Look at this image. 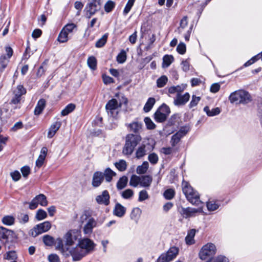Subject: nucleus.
<instances>
[{"mask_svg":"<svg viewBox=\"0 0 262 262\" xmlns=\"http://www.w3.org/2000/svg\"><path fill=\"white\" fill-rule=\"evenodd\" d=\"M141 140L142 137L139 134L130 133L126 135L125 137V144L122 148V154L127 157L132 155Z\"/></svg>","mask_w":262,"mask_h":262,"instance_id":"nucleus-1","label":"nucleus"},{"mask_svg":"<svg viewBox=\"0 0 262 262\" xmlns=\"http://www.w3.org/2000/svg\"><path fill=\"white\" fill-rule=\"evenodd\" d=\"M85 221L86 223L83 227V232L84 235L90 236L93 231V229L101 225L102 222L98 221L94 217L89 216V214L86 211L80 216V222L83 223Z\"/></svg>","mask_w":262,"mask_h":262,"instance_id":"nucleus-2","label":"nucleus"},{"mask_svg":"<svg viewBox=\"0 0 262 262\" xmlns=\"http://www.w3.org/2000/svg\"><path fill=\"white\" fill-rule=\"evenodd\" d=\"M182 190L189 202L193 205L199 206L202 204L198 193L187 182H183Z\"/></svg>","mask_w":262,"mask_h":262,"instance_id":"nucleus-3","label":"nucleus"},{"mask_svg":"<svg viewBox=\"0 0 262 262\" xmlns=\"http://www.w3.org/2000/svg\"><path fill=\"white\" fill-rule=\"evenodd\" d=\"M231 103L238 101L239 103L246 104L252 101L250 94L244 90H239L232 92L229 97Z\"/></svg>","mask_w":262,"mask_h":262,"instance_id":"nucleus-4","label":"nucleus"},{"mask_svg":"<svg viewBox=\"0 0 262 262\" xmlns=\"http://www.w3.org/2000/svg\"><path fill=\"white\" fill-rule=\"evenodd\" d=\"M216 247L212 243L204 245L199 252V257L202 260L211 259L216 252Z\"/></svg>","mask_w":262,"mask_h":262,"instance_id":"nucleus-5","label":"nucleus"},{"mask_svg":"<svg viewBox=\"0 0 262 262\" xmlns=\"http://www.w3.org/2000/svg\"><path fill=\"white\" fill-rule=\"evenodd\" d=\"M68 255H66L65 257L71 256L74 261H78L87 255L86 252L81 249V247L78 244L73 248L69 247L67 251Z\"/></svg>","mask_w":262,"mask_h":262,"instance_id":"nucleus-6","label":"nucleus"},{"mask_svg":"<svg viewBox=\"0 0 262 262\" xmlns=\"http://www.w3.org/2000/svg\"><path fill=\"white\" fill-rule=\"evenodd\" d=\"M51 227V223L49 221H46L36 225L33 229L29 231V234L32 237H36L39 234L49 231Z\"/></svg>","mask_w":262,"mask_h":262,"instance_id":"nucleus-7","label":"nucleus"},{"mask_svg":"<svg viewBox=\"0 0 262 262\" xmlns=\"http://www.w3.org/2000/svg\"><path fill=\"white\" fill-rule=\"evenodd\" d=\"M178 248L173 246L170 247L166 253H162L157 259V262H169L176 257L179 253Z\"/></svg>","mask_w":262,"mask_h":262,"instance_id":"nucleus-8","label":"nucleus"},{"mask_svg":"<svg viewBox=\"0 0 262 262\" xmlns=\"http://www.w3.org/2000/svg\"><path fill=\"white\" fill-rule=\"evenodd\" d=\"M101 4V0H92L91 2L88 3L85 8L86 17L88 18H90L92 15L100 9Z\"/></svg>","mask_w":262,"mask_h":262,"instance_id":"nucleus-9","label":"nucleus"},{"mask_svg":"<svg viewBox=\"0 0 262 262\" xmlns=\"http://www.w3.org/2000/svg\"><path fill=\"white\" fill-rule=\"evenodd\" d=\"M17 238L13 230L0 226V241L4 243L11 242Z\"/></svg>","mask_w":262,"mask_h":262,"instance_id":"nucleus-10","label":"nucleus"},{"mask_svg":"<svg viewBox=\"0 0 262 262\" xmlns=\"http://www.w3.org/2000/svg\"><path fill=\"white\" fill-rule=\"evenodd\" d=\"M121 106V103H118L116 99L113 98L108 101L105 105V108L109 116L115 117L118 114L117 110Z\"/></svg>","mask_w":262,"mask_h":262,"instance_id":"nucleus-11","label":"nucleus"},{"mask_svg":"<svg viewBox=\"0 0 262 262\" xmlns=\"http://www.w3.org/2000/svg\"><path fill=\"white\" fill-rule=\"evenodd\" d=\"M26 93V90L23 85L19 84L13 90V96L10 101V104H17L20 102L21 96Z\"/></svg>","mask_w":262,"mask_h":262,"instance_id":"nucleus-12","label":"nucleus"},{"mask_svg":"<svg viewBox=\"0 0 262 262\" xmlns=\"http://www.w3.org/2000/svg\"><path fill=\"white\" fill-rule=\"evenodd\" d=\"M80 235V231L78 230L69 231L64 236L67 246L70 247L71 246L73 245Z\"/></svg>","mask_w":262,"mask_h":262,"instance_id":"nucleus-13","label":"nucleus"},{"mask_svg":"<svg viewBox=\"0 0 262 262\" xmlns=\"http://www.w3.org/2000/svg\"><path fill=\"white\" fill-rule=\"evenodd\" d=\"M5 51L7 55L4 54L0 56V71L3 72L7 67L10 61V58L12 56L13 51L10 47H6Z\"/></svg>","mask_w":262,"mask_h":262,"instance_id":"nucleus-14","label":"nucleus"},{"mask_svg":"<svg viewBox=\"0 0 262 262\" xmlns=\"http://www.w3.org/2000/svg\"><path fill=\"white\" fill-rule=\"evenodd\" d=\"M78 244L87 254L93 251L96 246L94 242L89 238L80 239Z\"/></svg>","mask_w":262,"mask_h":262,"instance_id":"nucleus-15","label":"nucleus"},{"mask_svg":"<svg viewBox=\"0 0 262 262\" xmlns=\"http://www.w3.org/2000/svg\"><path fill=\"white\" fill-rule=\"evenodd\" d=\"M202 209L201 208H193L190 207L182 208L180 211V213L184 218H189L194 216L196 213L201 212Z\"/></svg>","mask_w":262,"mask_h":262,"instance_id":"nucleus-16","label":"nucleus"},{"mask_svg":"<svg viewBox=\"0 0 262 262\" xmlns=\"http://www.w3.org/2000/svg\"><path fill=\"white\" fill-rule=\"evenodd\" d=\"M189 99L190 95L188 92L185 93L183 95L178 93L174 99L173 103L178 106L184 105L189 101Z\"/></svg>","mask_w":262,"mask_h":262,"instance_id":"nucleus-17","label":"nucleus"},{"mask_svg":"<svg viewBox=\"0 0 262 262\" xmlns=\"http://www.w3.org/2000/svg\"><path fill=\"white\" fill-rule=\"evenodd\" d=\"M103 181L104 174H103V172L99 171H96L93 176L92 185L94 188H97L101 185Z\"/></svg>","mask_w":262,"mask_h":262,"instance_id":"nucleus-18","label":"nucleus"},{"mask_svg":"<svg viewBox=\"0 0 262 262\" xmlns=\"http://www.w3.org/2000/svg\"><path fill=\"white\" fill-rule=\"evenodd\" d=\"M110 196L107 190L102 191L101 194L97 195L96 198L97 203L100 205L107 206L110 204Z\"/></svg>","mask_w":262,"mask_h":262,"instance_id":"nucleus-19","label":"nucleus"},{"mask_svg":"<svg viewBox=\"0 0 262 262\" xmlns=\"http://www.w3.org/2000/svg\"><path fill=\"white\" fill-rule=\"evenodd\" d=\"M126 208L119 203L115 204L113 209V214L119 217H122L125 214Z\"/></svg>","mask_w":262,"mask_h":262,"instance_id":"nucleus-20","label":"nucleus"},{"mask_svg":"<svg viewBox=\"0 0 262 262\" xmlns=\"http://www.w3.org/2000/svg\"><path fill=\"white\" fill-rule=\"evenodd\" d=\"M54 243L56 249L59 250L63 255L65 256L66 255H68L67 251L69 247L67 246L66 243H65V245L63 244L62 239L61 238H57L56 240L55 241Z\"/></svg>","mask_w":262,"mask_h":262,"instance_id":"nucleus-21","label":"nucleus"},{"mask_svg":"<svg viewBox=\"0 0 262 262\" xmlns=\"http://www.w3.org/2000/svg\"><path fill=\"white\" fill-rule=\"evenodd\" d=\"M48 149L46 147L41 148L40 154L36 161V166L38 167H40L43 165L45 158L47 156Z\"/></svg>","mask_w":262,"mask_h":262,"instance_id":"nucleus-22","label":"nucleus"},{"mask_svg":"<svg viewBox=\"0 0 262 262\" xmlns=\"http://www.w3.org/2000/svg\"><path fill=\"white\" fill-rule=\"evenodd\" d=\"M61 125V123L60 121H56L52 124L49 129L48 137L52 138L60 127Z\"/></svg>","mask_w":262,"mask_h":262,"instance_id":"nucleus-23","label":"nucleus"},{"mask_svg":"<svg viewBox=\"0 0 262 262\" xmlns=\"http://www.w3.org/2000/svg\"><path fill=\"white\" fill-rule=\"evenodd\" d=\"M46 101L44 99L38 100L34 110V114L38 115L40 114L46 106Z\"/></svg>","mask_w":262,"mask_h":262,"instance_id":"nucleus-24","label":"nucleus"},{"mask_svg":"<svg viewBox=\"0 0 262 262\" xmlns=\"http://www.w3.org/2000/svg\"><path fill=\"white\" fill-rule=\"evenodd\" d=\"M140 186L143 187H149L152 181V178L149 175L140 177Z\"/></svg>","mask_w":262,"mask_h":262,"instance_id":"nucleus-25","label":"nucleus"},{"mask_svg":"<svg viewBox=\"0 0 262 262\" xmlns=\"http://www.w3.org/2000/svg\"><path fill=\"white\" fill-rule=\"evenodd\" d=\"M142 124L141 122H133L128 125L129 130L131 132L135 133L134 134H139V133L142 129Z\"/></svg>","mask_w":262,"mask_h":262,"instance_id":"nucleus-26","label":"nucleus"},{"mask_svg":"<svg viewBox=\"0 0 262 262\" xmlns=\"http://www.w3.org/2000/svg\"><path fill=\"white\" fill-rule=\"evenodd\" d=\"M195 232L196 230L194 229H190L188 231L187 235L185 237V242L187 245H191L194 243V237Z\"/></svg>","mask_w":262,"mask_h":262,"instance_id":"nucleus-27","label":"nucleus"},{"mask_svg":"<svg viewBox=\"0 0 262 262\" xmlns=\"http://www.w3.org/2000/svg\"><path fill=\"white\" fill-rule=\"evenodd\" d=\"M103 174H104V179L105 178V181L107 182H110L112 181L113 177L115 176L116 173L110 168H107L104 171Z\"/></svg>","mask_w":262,"mask_h":262,"instance_id":"nucleus-28","label":"nucleus"},{"mask_svg":"<svg viewBox=\"0 0 262 262\" xmlns=\"http://www.w3.org/2000/svg\"><path fill=\"white\" fill-rule=\"evenodd\" d=\"M174 58L171 55H165L163 57L162 67L168 68L173 61Z\"/></svg>","mask_w":262,"mask_h":262,"instance_id":"nucleus-29","label":"nucleus"},{"mask_svg":"<svg viewBox=\"0 0 262 262\" xmlns=\"http://www.w3.org/2000/svg\"><path fill=\"white\" fill-rule=\"evenodd\" d=\"M204 111L206 113V114L208 116L210 117L219 115L221 112V110L219 107L213 108L211 110H210L208 106L204 107Z\"/></svg>","mask_w":262,"mask_h":262,"instance_id":"nucleus-30","label":"nucleus"},{"mask_svg":"<svg viewBox=\"0 0 262 262\" xmlns=\"http://www.w3.org/2000/svg\"><path fill=\"white\" fill-rule=\"evenodd\" d=\"M128 178L126 176H123L121 177L117 183V188L118 190H122L125 188L127 184Z\"/></svg>","mask_w":262,"mask_h":262,"instance_id":"nucleus-31","label":"nucleus"},{"mask_svg":"<svg viewBox=\"0 0 262 262\" xmlns=\"http://www.w3.org/2000/svg\"><path fill=\"white\" fill-rule=\"evenodd\" d=\"M156 103V100L154 98L150 97L148 99L147 102L144 105L143 110L145 112H149L152 108Z\"/></svg>","mask_w":262,"mask_h":262,"instance_id":"nucleus-32","label":"nucleus"},{"mask_svg":"<svg viewBox=\"0 0 262 262\" xmlns=\"http://www.w3.org/2000/svg\"><path fill=\"white\" fill-rule=\"evenodd\" d=\"M168 116L165 114H162L161 112L156 111L154 114V119L157 122L162 123L164 122L167 118Z\"/></svg>","mask_w":262,"mask_h":262,"instance_id":"nucleus-33","label":"nucleus"},{"mask_svg":"<svg viewBox=\"0 0 262 262\" xmlns=\"http://www.w3.org/2000/svg\"><path fill=\"white\" fill-rule=\"evenodd\" d=\"M141 212V210L138 207L133 208L130 215V219L137 221L140 216Z\"/></svg>","mask_w":262,"mask_h":262,"instance_id":"nucleus-34","label":"nucleus"},{"mask_svg":"<svg viewBox=\"0 0 262 262\" xmlns=\"http://www.w3.org/2000/svg\"><path fill=\"white\" fill-rule=\"evenodd\" d=\"M35 197L38 204L43 207L47 206L48 202L45 195L43 194H39Z\"/></svg>","mask_w":262,"mask_h":262,"instance_id":"nucleus-35","label":"nucleus"},{"mask_svg":"<svg viewBox=\"0 0 262 262\" xmlns=\"http://www.w3.org/2000/svg\"><path fill=\"white\" fill-rule=\"evenodd\" d=\"M2 222L6 226H11L14 224L15 218L11 215H6L2 218Z\"/></svg>","mask_w":262,"mask_h":262,"instance_id":"nucleus-36","label":"nucleus"},{"mask_svg":"<svg viewBox=\"0 0 262 262\" xmlns=\"http://www.w3.org/2000/svg\"><path fill=\"white\" fill-rule=\"evenodd\" d=\"M149 167L148 163L147 161L143 162L142 164L137 167L136 171L138 174H144L146 172Z\"/></svg>","mask_w":262,"mask_h":262,"instance_id":"nucleus-37","label":"nucleus"},{"mask_svg":"<svg viewBox=\"0 0 262 262\" xmlns=\"http://www.w3.org/2000/svg\"><path fill=\"white\" fill-rule=\"evenodd\" d=\"M76 106L73 103H70L68 104L65 108L61 111V115L62 116L68 115L69 114L72 112L75 108Z\"/></svg>","mask_w":262,"mask_h":262,"instance_id":"nucleus-38","label":"nucleus"},{"mask_svg":"<svg viewBox=\"0 0 262 262\" xmlns=\"http://www.w3.org/2000/svg\"><path fill=\"white\" fill-rule=\"evenodd\" d=\"M140 177L133 174L130 179L129 185L134 187H136L138 185H140Z\"/></svg>","mask_w":262,"mask_h":262,"instance_id":"nucleus-39","label":"nucleus"},{"mask_svg":"<svg viewBox=\"0 0 262 262\" xmlns=\"http://www.w3.org/2000/svg\"><path fill=\"white\" fill-rule=\"evenodd\" d=\"M116 167L120 171H125L127 168L126 162L124 160H120L115 163Z\"/></svg>","mask_w":262,"mask_h":262,"instance_id":"nucleus-40","label":"nucleus"},{"mask_svg":"<svg viewBox=\"0 0 262 262\" xmlns=\"http://www.w3.org/2000/svg\"><path fill=\"white\" fill-rule=\"evenodd\" d=\"M68 34L69 33L62 29L58 36V41L61 43L67 42L68 40Z\"/></svg>","mask_w":262,"mask_h":262,"instance_id":"nucleus-41","label":"nucleus"},{"mask_svg":"<svg viewBox=\"0 0 262 262\" xmlns=\"http://www.w3.org/2000/svg\"><path fill=\"white\" fill-rule=\"evenodd\" d=\"M146 150L145 149V145L142 144L140 146L136 152V157L140 159L145 155Z\"/></svg>","mask_w":262,"mask_h":262,"instance_id":"nucleus-42","label":"nucleus"},{"mask_svg":"<svg viewBox=\"0 0 262 262\" xmlns=\"http://www.w3.org/2000/svg\"><path fill=\"white\" fill-rule=\"evenodd\" d=\"M108 37V34H104L101 38L97 40L96 42L95 46L97 48H101L103 47L106 42Z\"/></svg>","mask_w":262,"mask_h":262,"instance_id":"nucleus-43","label":"nucleus"},{"mask_svg":"<svg viewBox=\"0 0 262 262\" xmlns=\"http://www.w3.org/2000/svg\"><path fill=\"white\" fill-rule=\"evenodd\" d=\"M126 52L124 50H122L117 56V61L119 63H123L126 60Z\"/></svg>","mask_w":262,"mask_h":262,"instance_id":"nucleus-44","label":"nucleus"},{"mask_svg":"<svg viewBox=\"0 0 262 262\" xmlns=\"http://www.w3.org/2000/svg\"><path fill=\"white\" fill-rule=\"evenodd\" d=\"M187 17L186 16H184L181 19L180 21V27L177 29V30L176 31H177L179 34L182 33L183 32V30L187 26Z\"/></svg>","mask_w":262,"mask_h":262,"instance_id":"nucleus-45","label":"nucleus"},{"mask_svg":"<svg viewBox=\"0 0 262 262\" xmlns=\"http://www.w3.org/2000/svg\"><path fill=\"white\" fill-rule=\"evenodd\" d=\"M42 239L44 244L48 246H51L53 245L55 242L54 238L49 235H44Z\"/></svg>","mask_w":262,"mask_h":262,"instance_id":"nucleus-46","label":"nucleus"},{"mask_svg":"<svg viewBox=\"0 0 262 262\" xmlns=\"http://www.w3.org/2000/svg\"><path fill=\"white\" fill-rule=\"evenodd\" d=\"M162 114L168 116L170 113V108L165 103H163L157 110Z\"/></svg>","mask_w":262,"mask_h":262,"instance_id":"nucleus-47","label":"nucleus"},{"mask_svg":"<svg viewBox=\"0 0 262 262\" xmlns=\"http://www.w3.org/2000/svg\"><path fill=\"white\" fill-rule=\"evenodd\" d=\"M122 198L126 200L130 199L134 195V191L130 189H126L121 193Z\"/></svg>","mask_w":262,"mask_h":262,"instance_id":"nucleus-48","label":"nucleus"},{"mask_svg":"<svg viewBox=\"0 0 262 262\" xmlns=\"http://www.w3.org/2000/svg\"><path fill=\"white\" fill-rule=\"evenodd\" d=\"M88 66L93 70L96 69L97 67V60L94 56L90 57L87 60Z\"/></svg>","mask_w":262,"mask_h":262,"instance_id":"nucleus-49","label":"nucleus"},{"mask_svg":"<svg viewBox=\"0 0 262 262\" xmlns=\"http://www.w3.org/2000/svg\"><path fill=\"white\" fill-rule=\"evenodd\" d=\"M182 137L177 132L172 137L170 141L171 145L172 147H174L180 141Z\"/></svg>","mask_w":262,"mask_h":262,"instance_id":"nucleus-50","label":"nucleus"},{"mask_svg":"<svg viewBox=\"0 0 262 262\" xmlns=\"http://www.w3.org/2000/svg\"><path fill=\"white\" fill-rule=\"evenodd\" d=\"M220 204L213 201H209L207 203V207L209 211H214L219 208Z\"/></svg>","mask_w":262,"mask_h":262,"instance_id":"nucleus-51","label":"nucleus"},{"mask_svg":"<svg viewBox=\"0 0 262 262\" xmlns=\"http://www.w3.org/2000/svg\"><path fill=\"white\" fill-rule=\"evenodd\" d=\"M47 217V212L43 209H39L36 213L35 217L37 220L41 221Z\"/></svg>","mask_w":262,"mask_h":262,"instance_id":"nucleus-52","label":"nucleus"},{"mask_svg":"<svg viewBox=\"0 0 262 262\" xmlns=\"http://www.w3.org/2000/svg\"><path fill=\"white\" fill-rule=\"evenodd\" d=\"M168 81L167 77L165 76H162L157 80V85L158 88H162L166 84Z\"/></svg>","mask_w":262,"mask_h":262,"instance_id":"nucleus-53","label":"nucleus"},{"mask_svg":"<svg viewBox=\"0 0 262 262\" xmlns=\"http://www.w3.org/2000/svg\"><path fill=\"white\" fill-rule=\"evenodd\" d=\"M175 192L172 189H168L164 192V196L166 200H171L174 196Z\"/></svg>","mask_w":262,"mask_h":262,"instance_id":"nucleus-54","label":"nucleus"},{"mask_svg":"<svg viewBox=\"0 0 262 262\" xmlns=\"http://www.w3.org/2000/svg\"><path fill=\"white\" fill-rule=\"evenodd\" d=\"M144 122L146 127L148 129H154L156 128V125L149 117H145Z\"/></svg>","mask_w":262,"mask_h":262,"instance_id":"nucleus-55","label":"nucleus"},{"mask_svg":"<svg viewBox=\"0 0 262 262\" xmlns=\"http://www.w3.org/2000/svg\"><path fill=\"white\" fill-rule=\"evenodd\" d=\"M148 160L151 164L155 165L158 162L159 158L156 154L153 152L148 155Z\"/></svg>","mask_w":262,"mask_h":262,"instance_id":"nucleus-56","label":"nucleus"},{"mask_svg":"<svg viewBox=\"0 0 262 262\" xmlns=\"http://www.w3.org/2000/svg\"><path fill=\"white\" fill-rule=\"evenodd\" d=\"M115 6V4L112 1H108L104 5V10L105 12L108 13L113 10Z\"/></svg>","mask_w":262,"mask_h":262,"instance_id":"nucleus-57","label":"nucleus"},{"mask_svg":"<svg viewBox=\"0 0 262 262\" xmlns=\"http://www.w3.org/2000/svg\"><path fill=\"white\" fill-rule=\"evenodd\" d=\"M135 0H128L127 4L124 9L123 13L124 14H127L133 6L134 4Z\"/></svg>","mask_w":262,"mask_h":262,"instance_id":"nucleus-58","label":"nucleus"},{"mask_svg":"<svg viewBox=\"0 0 262 262\" xmlns=\"http://www.w3.org/2000/svg\"><path fill=\"white\" fill-rule=\"evenodd\" d=\"M201 98L200 97H197L195 95H193L192 96V99L189 104V107L190 108H191L198 104L199 102L200 101Z\"/></svg>","mask_w":262,"mask_h":262,"instance_id":"nucleus-59","label":"nucleus"},{"mask_svg":"<svg viewBox=\"0 0 262 262\" xmlns=\"http://www.w3.org/2000/svg\"><path fill=\"white\" fill-rule=\"evenodd\" d=\"M148 197L149 196L147 192L145 190H142L139 192L138 201L139 202H142L147 199Z\"/></svg>","mask_w":262,"mask_h":262,"instance_id":"nucleus-60","label":"nucleus"},{"mask_svg":"<svg viewBox=\"0 0 262 262\" xmlns=\"http://www.w3.org/2000/svg\"><path fill=\"white\" fill-rule=\"evenodd\" d=\"M177 52L180 54H184L186 52V45L183 42L180 43L177 47Z\"/></svg>","mask_w":262,"mask_h":262,"instance_id":"nucleus-61","label":"nucleus"},{"mask_svg":"<svg viewBox=\"0 0 262 262\" xmlns=\"http://www.w3.org/2000/svg\"><path fill=\"white\" fill-rule=\"evenodd\" d=\"M76 27V25H75L73 23L71 24H68L66 25L62 29L64 30V31H66L68 33H70L72 32L74 28Z\"/></svg>","mask_w":262,"mask_h":262,"instance_id":"nucleus-62","label":"nucleus"},{"mask_svg":"<svg viewBox=\"0 0 262 262\" xmlns=\"http://www.w3.org/2000/svg\"><path fill=\"white\" fill-rule=\"evenodd\" d=\"M10 176L12 180L15 182L18 181L21 178L20 173L18 170H15L11 172L10 173Z\"/></svg>","mask_w":262,"mask_h":262,"instance_id":"nucleus-63","label":"nucleus"},{"mask_svg":"<svg viewBox=\"0 0 262 262\" xmlns=\"http://www.w3.org/2000/svg\"><path fill=\"white\" fill-rule=\"evenodd\" d=\"M20 171L24 178H27L30 173V168L28 166H24L20 169Z\"/></svg>","mask_w":262,"mask_h":262,"instance_id":"nucleus-64","label":"nucleus"}]
</instances>
